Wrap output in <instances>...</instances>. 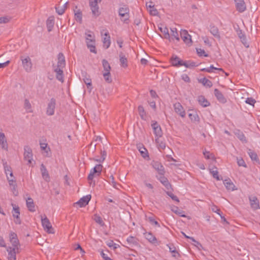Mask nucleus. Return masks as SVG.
<instances>
[{
	"label": "nucleus",
	"mask_w": 260,
	"mask_h": 260,
	"mask_svg": "<svg viewBox=\"0 0 260 260\" xmlns=\"http://www.w3.org/2000/svg\"><path fill=\"white\" fill-rule=\"evenodd\" d=\"M235 134L237 137V138L243 143H247V139L242 132L238 129L235 131Z\"/></svg>",
	"instance_id": "72a5a7b5"
},
{
	"label": "nucleus",
	"mask_w": 260,
	"mask_h": 260,
	"mask_svg": "<svg viewBox=\"0 0 260 260\" xmlns=\"http://www.w3.org/2000/svg\"><path fill=\"white\" fill-rule=\"evenodd\" d=\"M214 93L219 102L225 103L226 102V100L223 96V94L218 89L216 88L214 89Z\"/></svg>",
	"instance_id": "4be33fe9"
},
{
	"label": "nucleus",
	"mask_w": 260,
	"mask_h": 260,
	"mask_svg": "<svg viewBox=\"0 0 260 260\" xmlns=\"http://www.w3.org/2000/svg\"><path fill=\"white\" fill-rule=\"evenodd\" d=\"M11 17L8 16H5L0 17V24L6 23L10 21Z\"/></svg>",
	"instance_id": "13d9d810"
},
{
	"label": "nucleus",
	"mask_w": 260,
	"mask_h": 260,
	"mask_svg": "<svg viewBox=\"0 0 260 260\" xmlns=\"http://www.w3.org/2000/svg\"><path fill=\"white\" fill-rule=\"evenodd\" d=\"M106 244L110 248H113V249H116L117 248L118 245L115 243L112 240H109L106 242Z\"/></svg>",
	"instance_id": "4d7b16f0"
},
{
	"label": "nucleus",
	"mask_w": 260,
	"mask_h": 260,
	"mask_svg": "<svg viewBox=\"0 0 260 260\" xmlns=\"http://www.w3.org/2000/svg\"><path fill=\"white\" fill-rule=\"evenodd\" d=\"M211 210L213 212L216 213L217 214L220 215V216L221 217V218L224 219V220H225V219L224 218V217L222 216V215H221L222 213H221L220 210L216 206L212 205L211 206Z\"/></svg>",
	"instance_id": "603ef678"
},
{
	"label": "nucleus",
	"mask_w": 260,
	"mask_h": 260,
	"mask_svg": "<svg viewBox=\"0 0 260 260\" xmlns=\"http://www.w3.org/2000/svg\"><path fill=\"white\" fill-rule=\"evenodd\" d=\"M199 82L204 86L208 87H211L212 86V82L210 80L207 79L206 78H203L199 80Z\"/></svg>",
	"instance_id": "a19ab883"
},
{
	"label": "nucleus",
	"mask_w": 260,
	"mask_h": 260,
	"mask_svg": "<svg viewBox=\"0 0 260 260\" xmlns=\"http://www.w3.org/2000/svg\"><path fill=\"white\" fill-rule=\"evenodd\" d=\"M12 206L13 207V216H15L16 215H20L19 207L14 204H12Z\"/></svg>",
	"instance_id": "864d4df0"
},
{
	"label": "nucleus",
	"mask_w": 260,
	"mask_h": 260,
	"mask_svg": "<svg viewBox=\"0 0 260 260\" xmlns=\"http://www.w3.org/2000/svg\"><path fill=\"white\" fill-rule=\"evenodd\" d=\"M148 219L151 224L155 225V226H157L158 227L160 226V225L158 223V222L157 221H156L152 216L148 217Z\"/></svg>",
	"instance_id": "bf43d9fd"
},
{
	"label": "nucleus",
	"mask_w": 260,
	"mask_h": 260,
	"mask_svg": "<svg viewBox=\"0 0 260 260\" xmlns=\"http://www.w3.org/2000/svg\"><path fill=\"white\" fill-rule=\"evenodd\" d=\"M151 165L157 171L159 175H164L165 173V168L160 162L157 161H152Z\"/></svg>",
	"instance_id": "2eb2a0df"
},
{
	"label": "nucleus",
	"mask_w": 260,
	"mask_h": 260,
	"mask_svg": "<svg viewBox=\"0 0 260 260\" xmlns=\"http://www.w3.org/2000/svg\"><path fill=\"white\" fill-rule=\"evenodd\" d=\"M148 7L150 8L149 11L151 15L155 16L158 14L157 10L154 7V6H151V5H149Z\"/></svg>",
	"instance_id": "052dcab7"
},
{
	"label": "nucleus",
	"mask_w": 260,
	"mask_h": 260,
	"mask_svg": "<svg viewBox=\"0 0 260 260\" xmlns=\"http://www.w3.org/2000/svg\"><path fill=\"white\" fill-rule=\"evenodd\" d=\"M101 0H90L89 2V6L90 7L92 6H98V4L99 3H100Z\"/></svg>",
	"instance_id": "69168bd1"
},
{
	"label": "nucleus",
	"mask_w": 260,
	"mask_h": 260,
	"mask_svg": "<svg viewBox=\"0 0 260 260\" xmlns=\"http://www.w3.org/2000/svg\"><path fill=\"white\" fill-rule=\"evenodd\" d=\"M180 36L185 44L189 46L191 45V36L188 34L186 30L181 29L180 31Z\"/></svg>",
	"instance_id": "ddd939ff"
},
{
	"label": "nucleus",
	"mask_w": 260,
	"mask_h": 260,
	"mask_svg": "<svg viewBox=\"0 0 260 260\" xmlns=\"http://www.w3.org/2000/svg\"><path fill=\"white\" fill-rule=\"evenodd\" d=\"M0 146L3 149L5 150H8V144L5 134L1 132H0Z\"/></svg>",
	"instance_id": "b1692460"
},
{
	"label": "nucleus",
	"mask_w": 260,
	"mask_h": 260,
	"mask_svg": "<svg viewBox=\"0 0 260 260\" xmlns=\"http://www.w3.org/2000/svg\"><path fill=\"white\" fill-rule=\"evenodd\" d=\"M188 116L189 119L192 122H199L200 121L199 115L195 112L191 113H189Z\"/></svg>",
	"instance_id": "79ce46f5"
},
{
	"label": "nucleus",
	"mask_w": 260,
	"mask_h": 260,
	"mask_svg": "<svg viewBox=\"0 0 260 260\" xmlns=\"http://www.w3.org/2000/svg\"><path fill=\"white\" fill-rule=\"evenodd\" d=\"M83 80L88 87L91 85V80L89 77H85Z\"/></svg>",
	"instance_id": "338daca9"
},
{
	"label": "nucleus",
	"mask_w": 260,
	"mask_h": 260,
	"mask_svg": "<svg viewBox=\"0 0 260 260\" xmlns=\"http://www.w3.org/2000/svg\"><path fill=\"white\" fill-rule=\"evenodd\" d=\"M7 251L8 252L7 258L8 260H16V254L20 252V249L14 248L9 246Z\"/></svg>",
	"instance_id": "9b49d317"
},
{
	"label": "nucleus",
	"mask_w": 260,
	"mask_h": 260,
	"mask_svg": "<svg viewBox=\"0 0 260 260\" xmlns=\"http://www.w3.org/2000/svg\"><path fill=\"white\" fill-rule=\"evenodd\" d=\"M102 64L105 72H110L111 67L108 61L106 59H103Z\"/></svg>",
	"instance_id": "c03bdc74"
},
{
	"label": "nucleus",
	"mask_w": 260,
	"mask_h": 260,
	"mask_svg": "<svg viewBox=\"0 0 260 260\" xmlns=\"http://www.w3.org/2000/svg\"><path fill=\"white\" fill-rule=\"evenodd\" d=\"M171 41L176 40L177 42L180 41L179 35L177 29L176 27L171 28Z\"/></svg>",
	"instance_id": "5701e85b"
},
{
	"label": "nucleus",
	"mask_w": 260,
	"mask_h": 260,
	"mask_svg": "<svg viewBox=\"0 0 260 260\" xmlns=\"http://www.w3.org/2000/svg\"><path fill=\"white\" fill-rule=\"evenodd\" d=\"M24 108L27 113H32L33 112L31 105L27 99H25L24 101Z\"/></svg>",
	"instance_id": "e433bc0d"
},
{
	"label": "nucleus",
	"mask_w": 260,
	"mask_h": 260,
	"mask_svg": "<svg viewBox=\"0 0 260 260\" xmlns=\"http://www.w3.org/2000/svg\"><path fill=\"white\" fill-rule=\"evenodd\" d=\"M223 184L226 189L229 190L233 191L236 189L235 188V185L230 178L224 179L223 180Z\"/></svg>",
	"instance_id": "aec40b11"
},
{
	"label": "nucleus",
	"mask_w": 260,
	"mask_h": 260,
	"mask_svg": "<svg viewBox=\"0 0 260 260\" xmlns=\"http://www.w3.org/2000/svg\"><path fill=\"white\" fill-rule=\"evenodd\" d=\"M139 152L141 153V155L143 158L148 157V153L147 150L144 146H139L138 147Z\"/></svg>",
	"instance_id": "ea45409f"
},
{
	"label": "nucleus",
	"mask_w": 260,
	"mask_h": 260,
	"mask_svg": "<svg viewBox=\"0 0 260 260\" xmlns=\"http://www.w3.org/2000/svg\"><path fill=\"white\" fill-rule=\"evenodd\" d=\"M169 248V251L170 252L172 253V256L174 257H177L179 256V253L177 252V251L176 250L175 247H172L171 246L167 245Z\"/></svg>",
	"instance_id": "8fccbe9b"
},
{
	"label": "nucleus",
	"mask_w": 260,
	"mask_h": 260,
	"mask_svg": "<svg viewBox=\"0 0 260 260\" xmlns=\"http://www.w3.org/2000/svg\"><path fill=\"white\" fill-rule=\"evenodd\" d=\"M236 7L238 11L240 13L243 12L246 8L244 0H235Z\"/></svg>",
	"instance_id": "f3484780"
},
{
	"label": "nucleus",
	"mask_w": 260,
	"mask_h": 260,
	"mask_svg": "<svg viewBox=\"0 0 260 260\" xmlns=\"http://www.w3.org/2000/svg\"><path fill=\"white\" fill-rule=\"evenodd\" d=\"M9 241L12 245V246H11L12 248H17L18 249H20V245L19 243V241L18 239L17 235L15 233L13 232H11L10 233Z\"/></svg>",
	"instance_id": "0eeeda50"
},
{
	"label": "nucleus",
	"mask_w": 260,
	"mask_h": 260,
	"mask_svg": "<svg viewBox=\"0 0 260 260\" xmlns=\"http://www.w3.org/2000/svg\"><path fill=\"white\" fill-rule=\"evenodd\" d=\"M151 126L155 137H157L155 139V142L156 143H159V138L161 137L162 135L161 128L156 121H152Z\"/></svg>",
	"instance_id": "423d86ee"
},
{
	"label": "nucleus",
	"mask_w": 260,
	"mask_h": 260,
	"mask_svg": "<svg viewBox=\"0 0 260 260\" xmlns=\"http://www.w3.org/2000/svg\"><path fill=\"white\" fill-rule=\"evenodd\" d=\"M210 173L212 175L213 177L217 180H220L221 178H220L218 175L217 168L216 167H213L209 169Z\"/></svg>",
	"instance_id": "7c9ffc66"
},
{
	"label": "nucleus",
	"mask_w": 260,
	"mask_h": 260,
	"mask_svg": "<svg viewBox=\"0 0 260 260\" xmlns=\"http://www.w3.org/2000/svg\"><path fill=\"white\" fill-rule=\"evenodd\" d=\"M245 102H246V103H247L250 105L253 106L255 103V101L254 99H253L252 98H248L246 99Z\"/></svg>",
	"instance_id": "0e129e2a"
},
{
	"label": "nucleus",
	"mask_w": 260,
	"mask_h": 260,
	"mask_svg": "<svg viewBox=\"0 0 260 260\" xmlns=\"http://www.w3.org/2000/svg\"><path fill=\"white\" fill-rule=\"evenodd\" d=\"M138 112L141 118L142 119H146V114L142 106H139L138 107Z\"/></svg>",
	"instance_id": "a18cd8bd"
},
{
	"label": "nucleus",
	"mask_w": 260,
	"mask_h": 260,
	"mask_svg": "<svg viewBox=\"0 0 260 260\" xmlns=\"http://www.w3.org/2000/svg\"><path fill=\"white\" fill-rule=\"evenodd\" d=\"M101 34L104 36L103 38V46L106 49H108L111 44L110 36L109 32L107 29H103L101 31Z\"/></svg>",
	"instance_id": "f8f14e48"
},
{
	"label": "nucleus",
	"mask_w": 260,
	"mask_h": 260,
	"mask_svg": "<svg viewBox=\"0 0 260 260\" xmlns=\"http://www.w3.org/2000/svg\"><path fill=\"white\" fill-rule=\"evenodd\" d=\"M237 164L239 166H242L245 168L247 167L244 160L242 158H237Z\"/></svg>",
	"instance_id": "e2e57ef3"
},
{
	"label": "nucleus",
	"mask_w": 260,
	"mask_h": 260,
	"mask_svg": "<svg viewBox=\"0 0 260 260\" xmlns=\"http://www.w3.org/2000/svg\"><path fill=\"white\" fill-rule=\"evenodd\" d=\"M103 76L105 80L108 83L112 82V79L111 78L110 72H104Z\"/></svg>",
	"instance_id": "6e6d98bb"
},
{
	"label": "nucleus",
	"mask_w": 260,
	"mask_h": 260,
	"mask_svg": "<svg viewBox=\"0 0 260 260\" xmlns=\"http://www.w3.org/2000/svg\"><path fill=\"white\" fill-rule=\"evenodd\" d=\"M56 106V101L55 98H51L47 105L46 113L48 116H52L55 113Z\"/></svg>",
	"instance_id": "20e7f679"
},
{
	"label": "nucleus",
	"mask_w": 260,
	"mask_h": 260,
	"mask_svg": "<svg viewBox=\"0 0 260 260\" xmlns=\"http://www.w3.org/2000/svg\"><path fill=\"white\" fill-rule=\"evenodd\" d=\"M160 31L164 34V38L171 41V36L169 32V29L166 26L162 25L158 27Z\"/></svg>",
	"instance_id": "cd10ccee"
},
{
	"label": "nucleus",
	"mask_w": 260,
	"mask_h": 260,
	"mask_svg": "<svg viewBox=\"0 0 260 260\" xmlns=\"http://www.w3.org/2000/svg\"><path fill=\"white\" fill-rule=\"evenodd\" d=\"M237 33L243 44L246 47H248L249 45L248 42H247L246 36L245 34L243 32L242 30L241 29H239L238 30H237Z\"/></svg>",
	"instance_id": "412c9836"
},
{
	"label": "nucleus",
	"mask_w": 260,
	"mask_h": 260,
	"mask_svg": "<svg viewBox=\"0 0 260 260\" xmlns=\"http://www.w3.org/2000/svg\"><path fill=\"white\" fill-rule=\"evenodd\" d=\"M26 207L28 210L31 212H34L36 211L35 205L34 201L31 198H28L26 200Z\"/></svg>",
	"instance_id": "a878e982"
},
{
	"label": "nucleus",
	"mask_w": 260,
	"mask_h": 260,
	"mask_svg": "<svg viewBox=\"0 0 260 260\" xmlns=\"http://www.w3.org/2000/svg\"><path fill=\"white\" fill-rule=\"evenodd\" d=\"M40 147L42 150L44 151L46 153L45 155L49 157L50 155V149L49 147H47L48 144L46 143H40Z\"/></svg>",
	"instance_id": "c9c22d12"
},
{
	"label": "nucleus",
	"mask_w": 260,
	"mask_h": 260,
	"mask_svg": "<svg viewBox=\"0 0 260 260\" xmlns=\"http://www.w3.org/2000/svg\"><path fill=\"white\" fill-rule=\"evenodd\" d=\"M3 166L5 173L9 182V184L10 186L13 187V189L14 190H15L16 188V184L15 177L12 172V168L10 166L8 165L7 162L4 163Z\"/></svg>",
	"instance_id": "f03ea898"
},
{
	"label": "nucleus",
	"mask_w": 260,
	"mask_h": 260,
	"mask_svg": "<svg viewBox=\"0 0 260 260\" xmlns=\"http://www.w3.org/2000/svg\"><path fill=\"white\" fill-rule=\"evenodd\" d=\"M74 13L76 20L81 23L82 19V14L81 11L80 10H78L77 11L75 10Z\"/></svg>",
	"instance_id": "09e8293b"
},
{
	"label": "nucleus",
	"mask_w": 260,
	"mask_h": 260,
	"mask_svg": "<svg viewBox=\"0 0 260 260\" xmlns=\"http://www.w3.org/2000/svg\"><path fill=\"white\" fill-rule=\"evenodd\" d=\"M126 241L130 246H134L138 244L137 239L133 236H129L127 237Z\"/></svg>",
	"instance_id": "58836bf2"
},
{
	"label": "nucleus",
	"mask_w": 260,
	"mask_h": 260,
	"mask_svg": "<svg viewBox=\"0 0 260 260\" xmlns=\"http://www.w3.org/2000/svg\"><path fill=\"white\" fill-rule=\"evenodd\" d=\"M145 238L151 243H154L156 241V238L151 233H146L144 234Z\"/></svg>",
	"instance_id": "4c0bfd02"
},
{
	"label": "nucleus",
	"mask_w": 260,
	"mask_h": 260,
	"mask_svg": "<svg viewBox=\"0 0 260 260\" xmlns=\"http://www.w3.org/2000/svg\"><path fill=\"white\" fill-rule=\"evenodd\" d=\"M101 157L99 159H95V160L97 162L102 163L105 160L106 157L107 156L106 151L105 150L101 151Z\"/></svg>",
	"instance_id": "5fc2aeb1"
},
{
	"label": "nucleus",
	"mask_w": 260,
	"mask_h": 260,
	"mask_svg": "<svg viewBox=\"0 0 260 260\" xmlns=\"http://www.w3.org/2000/svg\"><path fill=\"white\" fill-rule=\"evenodd\" d=\"M171 63L173 66L178 67L186 66V64L183 63V61L180 59L176 55H173L171 59Z\"/></svg>",
	"instance_id": "6ab92c4d"
},
{
	"label": "nucleus",
	"mask_w": 260,
	"mask_h": 260,
	"mask_svg": "<svg viewBox=\"0 0 260 260\" xmlns=\"http://www.w3.org/2000/svg\"><path fill=\"white\" fill-rule=\"evenodd\" d=\"M103 166L101 164L96 165L91 170L88 176V179L92 180L94 175L100 176L102 171Z\"/></svg>",
	"instance_id": "6e6552de"
},
{
	"label": "nucleus",
	"mask_w": 260,
	"mask_h": 260,
	"mask_svg": "<svg viewBox=\"0 0 260 260\" xmlns=\"http://www.w3.org/2000/svg\"><path fill=\"white\" fill-rule=\"evenodd\" d=\"M63 69L62 68H54V72L56 73V78L58 81L61 82H63L64 81Z\"/></svg>",
	"instance_id": "393cba45"
},
{
	"label": "nucleus",
	"mask_w": 260,
	"mask_h": 260,
	"mask_svg": "<svg viewBox=\"0 0 260 260\" xmlns=\"http://www.w3.org/2000/svg\"><path fill=\"white\" fill-rule=\"evenodd\" d=\"M66 66V60L64 55L62 53L58 54V61L57 66L55 68H59L64 69Z\"/></svg>",
	"instance_id": "a211bd4d"
},
{
	"label": "nucleus",
	"mask_w": 260,
	"mask_h": 260,
	"mask_svg": "<svg viewBox=\"0 0 260 260\" xmlns=\"http://www.w3.org/2000/svg\"><path fill=\"white\" fill-rule=\"evenodd\" d=\"M172 210L181 217H186L185 215L184 214V211L179 209L177 207H174Z\"/></svg>",
	"instance_id": "de8ad7c7"
},
{
	"label": "nucleus",
	"mask_w": 260,
	"mask_h": 260,
	"mask_svg": "<svg viewBox=\"0 0 260 260\" xmlns=\"http://www.w3.org/2000/svg\"><path fill=\"white\" fill-rule=\"evenodd\" d=\"M90 199L91 196L90 194L87 195L81 198L76 204L80 207H84L88 204Z\"/></svg>",
	"instance_id": "dca6fc26"
},
{
	"label": "nucleus",
	"mask_w": 260,
	"mask_h": 260,
	"mask_svg": "<svg viewBox=\"0 0 260 260\" xmlns=\"http://www.w3.org/2000/svg\"><path fill=\"white\" fill-rule=\"evenodd\" d=\"M21 60L22 61V64L24 70L27 72H30L32 69V64L30 57L29 56H26V57L23 58L21 57Z\"/></svg>",
	"instance_id": "4468645a"
},
{
	"label": "nucleus",
	"mask_w": 260,
	"mask_h": 260,
	"mask_svg": "<svg viewBox=\"0 0 260 260\" xmlns=\"http://www.w3.org/2000/svg\"><path fill=\"white\" fill-rule=\"evenodd\" d=\"M119 60L120 62V66L123 68H126L127 67V59L125 57V55L123 53L120 52L119 54Z\"/></svg>",
	"instance_id": "f704fd0d"
},
{
	"label": "nucleus",
	"mask_w": 260,
	"mask_h": 260,
	"mask_svg": "<svg viewBox=\"0 0 260 260\" xmlns=\"http://www.w3.org/2000/svg\"><path fill=\"white\" fill-rule=\"evenodd\" d=\"M24 159L28 162L27 165H31L33 160L32 150L28 146H24Z\"/></svg>",
	"instance_id": "1a4fd4ad"
},
{
	"label": "nucleus",
	"mask_w": 260,
	"mask_h": 260,
	"mask_svg": "<svg viewBox=\"0 0 260 260\" xmlns=\"http://www.w3.org/2000/svg\"><path fill=\"white\" fill-rule=\"evenodd\" d=\"M109 182L114 187H117V183L115 181L114 177L112 175L110 176L109 177Z\"/></svg>",
	"instance_id": "774afa93"
},
{
	"label": "nucleus",
	"mask_w": 260,
	"mask_h": 260,
	"mask_svg": "<svg viewBox=\"0 0 260 260\" xmlns=\"http://www.w3.org/2000/svg\"><path fill=\"white\" fill-rule=\"evenodd\" d=\"M248 153L251 160H255L256 161L258 160L257 155L255 152L250 149L249 150Z\"/></svg>",
	"instance_id": "3c124183"
},
{
	"label": "nucleus",
	"mask_w": 260,
	"mask_h": 260,
	"mask_svg": "<svg viewBox=\"0 0 260 260\" xmlns=\"http://www.w3.org/2000/svg\"><path fill=\"white\" fill-rule=\"evenodd\" d=\"M41 171L43 178L45 181L48 182L50 180V177L45 166L42 164L41 166Z\"/></svg>",
	"instance_id": "c756f323"
},
{
	"label": "nucleus",
	"mask_w": 260,
	"mask_h": 260,
	"mask_svg": "<svg viewBox=\"0 0 260 260\" xmlns=\"http://www.w3.org/2000/svg\"><path fill=\"white\" fill-rule=\"evenodd\" d=\"M209 30L211 34L215 38H217L218 39H220L219 30L216 26L214 25H210Z\"/></svg>",
	"instance_id": "2f4dec72"
},
{
	"label": "nucleus",
	"mask_w": 260,
	"mask_h": 260,
	"mask_svg": "<svg viewBox=\"0 0 260 260\" xmlns=\"http://www.w3.org/2000/svg\"><path fill=\"white\" fill-rule=\"evenodd\" d=\"M85 40L87 46L89 49L90 52L96 53L95 46V36L94 33L89 30L86 31L85 33Z\"/></svg>",
	"instance_id": "f257e3e1"
},
{
	"label": "nucleus",
	"mask_w": 260,
	"mask_h": 260,
	"mask_svg": "<svg viewBox=\"0 0 260 260\" xmlns=\"http://www.w3.org/2000/svg\"><path fill=\"white\" fill-rule=\"evenodd\" d=\"M41 219L42 225L44 229L48 233H54L53 229L52 227L49 220L48 219L46 216L45 215L44 216L41 215Z\"/></svg>",
	"instance_id": "39448f33"
},
{
	"label": "nucleus",
	"mask_w": 260,
	"mask_h": 260,
	"mask_svg": "<svg viewBox=\"0 0 260 260\" xmlns=\"http://www.w3.org/2000/svg\"><path fill=\"white\" fill-rule=\"evenodd\" d=\"M198 101L199 103L203 107H207L210 105V103L203 95L199 96Z\"/></svg>",
	"instance_id": "473e14b6"
},
{
	"label": "nucleus",
	"mask_w": 260,
	"mask_h": 260,
	"mask_svg": "<svg viewBox=\"0 0 260 260\" xmlns=\"http://www.w3.org/2000/svg\"><path fill=\"white\" fill-rule=\"evenodd\" d=\"M46 23H47V27L48 28V30L49 31H50L52 30V29L54 26V22L53 18L52 17H49L47 19Z\"/></svg>",
	"instance_id": "37998d69"
},
{
	"label": "nucleus",
	"mask_w": 260,
	"mask_h": 260,
	"mask_svg": "<svg viewBox=\"0 0 260 260\" xmlns=\"http://www.w3.org/2000/svg\"><path fill=\"white\" fill-rule=\"evenodd\" d=\"M249 200L250 206L252 209L256 210L260 208L259 205V202L255 197L250 198Z\"/></svg>",
	"instance_id": "c85d7f7f"
},
{
	"label": "nucleus",
	"mask_w": 260,
	"mask_h": 260,
	"mask_svg": "<svg viewBox=\"0 0 260 260\" xmlns=\"http://www.w3.org/2000/svg\"><path fill=\"white\" fill-rule=\"evenodd\" d=\"M118 15L120 17L121 21L124 23H128L129 18V9L128 7L123 6L119 8Z\"/></svg>",
	"instance_id": "7ed1b4c3"
},
{
	"label": "nucleus",
	"mask_w": 260,
	"mask_h": 260,
	"mask_svg": "<svg viewBox=\"0 0 260 260\" xmlns=\"http://www.w3.org/2000/svg\"><path fill=\"white\" fill-rule=\"evenodd\" d=\"M175 112L182 118H184L186 115L185 111L179 102H176L173 104Z\"/></svg>",
	"instance_id": "9d476101"
},
{
	"label": "nucleus",
	"mask_w": 260,
	"mask_h": 260,
	"mask_svg": "<svg viewBox=\"0 0 260 260\" xmlns=\"http://www.w3.org/2000/svg\"><path fill=\"white\" fill-rule=\"evenodd\" d=\"M92 15L97 17L100 15L99 6H92L90 7Z\"/></svg>",
	"instance_id": "49530a36"
},
{
	"label": "nucleus",
	"mask_w": 260,
	"mask_h": 260,
	"mask_svg": "<svg viewBox=\"0 0 260 260\" xmlns=\"http://www.w3.org/2000/svg\"><path fill=\"white\" fill-rule=\"evenodd\" d=\"M159 175V177H158V179L167 188V189H169L171 187V185L169 183L168 179L164 176V175Z\"/></svg>",
	"instance_id": "bb28decb"
},
{
	"label": "nucleus",
	"mask_w": 260,
	"mask_h": 260,
	"mask_svg": "<svg viewBox=\"0 0 260 260\" xmlns=\"http://www.w3.org/2000/svg\"><path fill=\"white\" fill-rule=\"evenodd\" d=\"M167 194L174 201H176L177 202H179V200L178 197L174 195L173 193L171 192L168 191Z\"/></svg>",
	"instance_id": "680f3d73"
}]
</instances>
